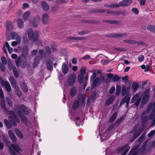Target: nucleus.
<instances>
[{"mask_svg": "<svg viewBox=\"0 0 155 155\" xmlns=\"http://www.w3.org/2000/svg\"><path fill=\"white\" fill-rule=\"evenodd\" d=\"M150 110H151V112L149 117L150 119H151L153 118L155 114V103H150L147 107L146 111L143 112L141 117L142 122L143 123L146 122L147 120L148 117L146 115L148 114Z\"/></svg>", "mask_w": 155, "mask_h": 155, "instance_id": "nucleus-1", "label": "nucleus"}, {"mask_svg": "<svg viewBox=\"0 0 155 155\" xmlns=\"http://www.w3.org/2000/svg\"><path fill=\"white\" fill-rule=\"evenodd\" d=\"M14 108L16 113L18 115L19 117L22 119L23 122L25 123H26L27 122V119L24 116V114H28V113L26 111L27 109L25 105L21 104L19 107L17 105H15Z\"/></svg>", "mask_w": 155, "mask_h": 155, "instance_id": "nucleus-2", "label": "nucleus"}, {"mask_svg": "<svg viewBox=\"0 0 155 155\" xmlns=\"http://www.w3.org/2000/svg\"><path fill=\"white\" fill-rule=\"evenodd\" d=\"M96 75V73L95 72H94L93 73L92 75L91 76V81H93V85L94 87L99 85L101 83L103 82L104 79V77H101L100 78H95Z\"/></svg>", "mask_w": 155, "mask_h": 155, "instance_id": "nucleus-3", "label": "nucleus"}, {"mask_svg": "<svg viewBox=\"0 0 155 155\" xmlns=\"http://www.w3.org/2000/svg\"><path fill=\"white\" fill-rule=\"evenodd\" d=\"M9 114L10 115V116L9 117V121L13 126H17L16 122L18 123H20V120L19 118L13 111H10Z\"/></svg>", "mask_w": 155, "mask_h": 155, "instance_id": "nucleus-4", "label": "nucleus"}, {"mask_svg": "<svg viewBox=\"0 0 155 155\" xmlns=\"http://www.w3.org/2000/svg\"><path fill=\"white\" fill-rule=\"evenodd\" d=\"M150 90L149 89H147L143 93V95L140 104V108H143L144 105L147 103L149 100Z\"/></svg>", "mask_w": 155, "mask_h": 155, "instance_id": "nucleus-5", "label": "nucleus"}, {"mask_svg": "<svg viewBox=\"0 0 155 155\" xmlns=\"http://www.w3.org/2000/svg\"><path fill=\"white\" fill-rule=\"evenodd\" d=\"M28 36L30 40L34 41H37L39 38V32L36 31L33 32V31L31 28L29 29L28 32Z\"/></svg>", "mask_w": 155, "mask_h": 155, "instance_id": "nucleus-6", "label": "nucleus"}, {"mask_svg": "<svg viewBox=\"0 0 155 155\" xmlns=\"http://www.w3.org/2000/svg\"><path fill=\"white\" fill-rule=\"evenodd\" d=\"M141 99V98L140 97V94L137 93L132 98L131 100V103H135L134 104L135 105L138 107L139 105Z\"/></svg>", "mask_w": 155, "mask_h": 155, "instance_id": "nucleus-7", "label": "nucleus"}, {"mask_svg": "<svg viewBox=\"0 0 155 155\" xmlns=\"http://www.w3.org/2000/svg\"><path fill=\"white\" fill-rule=\"evenodd\" d=\"M38 54L39 55L34 60V66H36L38 64L39 61L40 59H41L42 57H45V53L44 52L43 50H40L39 51Z\"/></svg>", "mask_w": 155, "mask_h": 155, "instance_id": "nucleus-8", "label": "nucleus"}, {"mask_svg": "<svg viewBox=\"0 0 155 155\" xmlns=\"http://www.w3.org/2000/svg\"><path fill=\"white\" fill-rule=\"evenodd\" d=\"M2 86H4L6 90L8 92H10L11 90V88L8 81H1Z\"/></svg>", "mask_w": 155, "mask_h": 155, "instance_id": "nucleus-9", "label": "nucleus"}, {"mask_svg": "<svg viewBox=\"0 0 155 155\" xmlns=\"http://www.w3.org/2000/svg\"><path fill=\"white\" fill-rule=\"evenodd\" d=\"M76 76L74 74H71L68 80L69 84L70 85L72 86L74 83Z\"/></svg>", "mask_w": 155, "mask_h": 155, "instance_id": "nucleus-10", "label": "nucleus"}, {"mask_svg": "<svg viewBox=\"0 0 155 155\" xmlns=\"http://www.w3.org/2000/svg\"><path fill=\"white\" fill-rule=\"evenodd\" d=\"M130 99V96L129 95L128 96L127 95V96L125 97L122 99L121 104H123L126 103V107H128L129 102Z\"/></svg>", "mask_w": 155, "mask_h": 155, "instance_id": "nucleus-11", "label": "nucleus"}, {"mask_svg": "<svg viewBox=\"0 0 155 155\" xmlns=\"http://www.w3.org/2000/svg\"><path fill=\"white\" fill-rule=\"evenodd\" d=\"M10 35L13 39L21 40V38L18 35L17 33L15 32H12L11 33Z\"/></svg>", "mask_w": 155, "mask_h": 155, "instance_id": "nucleus-12", "label": "nucleus"}, {"mask_svg": "<svg viewBox=\"0 0 155 155\" xmlns=\"http://www.w3.org/2000/svg\"><path fill=\"white\" fill-rule=\"evenodd\" d=\"M20 83L21 88L23 91L24 92H27L28 91V88L26 84L24 83L23 81H21L20 82Z\"/></svg>", "mask_w": 155, "mask_h": 155, "instance_id": "nucleus-13", "label": "nucleus"}, {"mask_svg": "<svg viewBox=\"0 0 155 155\" xmlns=\"http://www.w3.org/2000/svg\"><path fill=\"white\" fill-rule=\"evenodd\" d=\"M14 88L15 92L18 97H20L22 95L21 92L20 88L17 86L13 87Z\"/></svg>", "mask_w": 155, "mask_h": 155, "instance_id": "nucleus-14", "label": "nucleus"}, {"mask_svg": "<svg viewBox=\"0 0 155 155\" xmlns=\"http://www.w3.org/2000/svg\"><path fill=\"white\" fill-rule=\"evenodd\" d=\"M8 134L11 139L13 142L16 141V139L15 136L12 131L11 130H9L8 131Z\"/></svg>", "mask_w": 155, "mask_h": 155, "instance_id": "nucleus-15", "label": "nucleus"}, {"mask_svg": "<svg viewBox=\"0 0 155 155\" xmlns=\"http://www.w3.org/2000/svg\"><path fill=\"white\" fill-rule=\"evenodd\" d=\"M62 70L64 74H67L68 71V65L65 63L63 64L62 66Z\"/></svg>", "mask_w": 155, "mask_h": 155, "instance_id": "nucleus-16", "label": "nucleus"}, {"mask_svg": "<svg viewBox=\"0 0 155 155\" xmlns=\"http://www.w3.org/2000/svg\"><path fill=\"white\" fill-rule=\"evenodd\" d=\"M15 131L16 134L18 137L21 139H22L23 138V135L19 130L17 128H15Z\"/></svg>", "mask_w": 155, "mask_h": 155, "instance_id": "nucleus-17", "label": "nucleus"}, {"mask_svg": "<svg viewBox=\"0 0 155 155\" xmlns=\"http://www.w3.org/2000/svg\"><path fill=\"white\" fill-rule=\"evenodd\" d=\"M11 146L12 149L17 153H19L21 150L20 148L17 145L11 144Z\"/></svg>", "mask_w": 155, "mask_h": 155, "instance_id": "nucleus-18", "label": "nucleus"}, {"mask_svg": "<svg viewBox=\"0 0 155 155\" xmlns=\"http://www.w3.org/2000/svg\"><path fill=\"white\" fill-rule=\"evenodd\" d=\"M41 5L44 10L48 11L49 9V5L47 3L44 1H43L41 2Z\"/></svg>", "mask_w": 155, "mask_h": 155, "instance_id": "nucleus-19", "label": "nucleus"}, {"mask_svg": "<svg viewBox=\"0 0 155 155\" xmlns=\"http://www.w3.org/2000/svg\"><path fill=\"white\" fill-rule=\"evenodd\" d=\"M9 80L13 87L16 86V81L13 77L10 76Z\"/></svg>", "mask_w": 155, "mask_h": 155, "instance_id": "nucleus-20", "label": "nucleus"}, {"mask_svg": "<svg viewBox=\"0 0 155 155\" xmlns=\"http://www.w3.org/2000/svg\"><path fill=\"white\" fill-rule=\"evenodd\" d=\"M114 99V96H112L110 97L107 100L106 102V105H109L110 104L112 103Z\"/></svg>", "mask_w": 155, "mask_h": 155, "instance_id": "nucleus-21", "label": "nucleus"}, {"mask_svg": "<svg viewBox=\"0 0 155 155\" xmlns=\"http://www.w3.org/2000/svg\"><path fill=\"white\" fill-rule=\"evenodd\" d=\"M42 20L44 23H46L48 21V14H45L43 15Z\"/></svg>", "mask_w": 155, "mask_h": 155, "instance_id": "nucleus-22", "label": "nucleus"}, {"mask_svg": "<svg viewBox=\"0 0 155 155\" xmlns=\"http://www.w3.org/2000/svg\"><path fill=\"white\" fill-rule=\"evenodd\" d=\"M129 0H124L120 2V4L122 6H126L129 5L128 1Z\"/></svg>", "mask_w": 155, "mask_h": 155, "instance_id": "nucleus-23", "label": "nucleus"}, {"mask_svg": "<svg viewBox=\"0 0 155 155\" xmlns=\"http://www.w3.org/2000/svg\"><path fill=\"white\" fill-rule=\"evenodd\" d=\"M76 93V89L73 87L71 88L70 92V95L71 96L74 97L75 96Z\"/></svg>", "mask_w": 155, "mask_h": 155, "instance_id": "nucleus-24", "label": "nucleus"}, {"mask_svg": "<svg viewBox=\"0 0 155 155\" xmlns=\"http://www.w3.org/2000/svg\"><path fill=\"white\" fill-rule=\"evenodd\" d=\"M0 105L2 108L5 110V102L4 99H1Z\"/></svg>", "mask_w": 155, "mask_h": 155, "instance_id": "nucleus-25", "label": "nucleus"}, {"mask_svg": "<svg viewBox=\"0 0 155 155\" xmlns=\"http://www.w3.org/2000/svg\"><path fill=\"white\" fill-rule=\"evenodd\" d=\"M18 25L19 28H22L23 27L24 24L21 19H18L17 20Z\"/></svg>", "mask_w": 155, "mask_h": 155, "instance_id": "nucleus-26", "label": "nucleus"}, {"mask_svg": "<svg viewBox=\"0 0 155 155\" xmlns=\"http://www.w3.org/2000/svg\"><path fill=\"white\" fill-rule=\"evenodd\" d=\"M132 86L134 91H137L138 87V84L134 82L132 84Z\"/></svg>", "mask_w": 155, "mask_h": 155, "instance_id": "nucleus-27", "label": "nucleus"}, {"mask_svg": "<svg viewBox=\"0 0 155 155\" xmlns=\"http://www.w3.org/2000/svg\"><path fill=\"white\" fill-rule=\"evenodd\" d=\"M30 14V12L29 11L27 12L24 13L23 17L24 19H26L28 18Z\"/></svg>", "mask_w": 155, "mask_h": 155, "instance_id": "nucleus-28", "label": "nucleus"}, {"mask_svg": "<svg viewBox=\"0 0 155 155\" xmlns=\"http://www.w3.org/2000/svg\"><path fill=\"white\" fill-rule=\"evenodd\" d=\"M17 41H13L12 42L11 45L13 47H15L18 44H20L21 40H16Z\"/></svg>", "mask_w": 155, "mask_h": 155, "instance_id": "nucleus-29", "label": "nucleus"}, {"mask_svg": "<svg viewBox=\"0 0 155 155\" xmlns=\"http://www.w3.org/2000/svg\"><path fill=\"white\" fill-rule=\"evenodd\" d=\"M121 87L119 85H117L116 86V94L117 95H118L120 93Z\"/></svg>", "mask_w": 155, "mask_h": 155, "instance_id": "nucleus-30", "label": "nucleus"}, {"mask_svg": "<svg viewBox=\"0 0 155 155\" xmlns=\"http://www.w3.org/2000/svg\"><path fill=\"white\" fill-rule=\"evenodd\" d=\"M147 29L150 31L155 32V26L153 25H149L147 26Z\"/></svg>", "mask_w": 155, "mask_h": 155, "instance_id": "nucleus-31", "label": "nucleus"}, {"mask_svg": "<svg viewBox=\"0 0 155 155\" xmlns=\"http://www.w3.org/2000/svg\"><path fill=\"white\" fill-rule=\"evenodd\" d=\"M117 117V114L116 113H114L112 116H111L110 119V121L112 122H113L115 119Z\"/></svg>", "mask_w": 155, "mask_h": 155, "instance_id": "nucleus-32", "label": "nucleus"}, {"mask_svg": "<svg viewBox=\"0 0 155 155\" xmlns=\"http://www.w3.org/2000/svg\"><path fill=\"white\" fill-rule=\"evenodd\" d=\"M13 27V26L12 23H9L7 24L6 28L7 30H11Z\"/></svg>", "mask_w": 155, "mask_h": 155, "instance_id": "nucleus-33", "label": "nucleus"}, {"mask_svg": "<svg viewBox=\"0 0 155 155\" xmlns=\"http://www.w3.org/2000/svg\"><path fill=\"white\" fill-rule=\"evenodd\" d=\"M47 67L48 70H51L52 68V64L51 63H49V62H48L47 64Z\"/></svg>", "mask_w": 155, "mask_h": 155, "instance_id": "nucleus-34", "label": "nucleus"}, {"mask_svg": "<svg viewBox=\"0 0 155 155\" xmlns=\"http://www.w3.org/2000/svg\"><path fill=\"white\" fill-rule=\"evenodd\" d=\"M39 23V21L38 19H35L34 22L32 23V26L35 27H37Z\"/></svg>", "mask_w": 155, "mask_h": 155, "instance_id": "nucleus-35", "label": "nucleus"}, {"mask_svg": "<svg viewBox=\"0 0 155 155\" xmlns=\"http://www.w3.org/2000/svg\"><path fill=\"white\" fill-rule=\"evenodd\" d=\"M84 77L83 75H79L78 77V81L80 83H82L83 81Z\"/></svg>", "mask_w": 155, "mask_h": 155, "instance_id": "nucleus-36", "label": "nucleus"}, {"mask_svg": "<svg viewBox=\"0 0 155 155\" xmlns=\"http://www.w3.org/2000/svg\"><path fill=\"white\" fill-rule=\"evenodd\" d=\"M6 100L8 104L11 107L13 105V103L11 99L9 98H6Z\"/></svg>", "mask_w": 155, "mask_h": 155, "instance_id": "nucleus-37", "label": "nucleus"}, {"mask_svg": "<svg viewBox=\"0 0 155 155\" xmlns=\"http://www.w3.org/2000/svg\"><path fill=\"white\" fill-rule=\"evenodd\" d=\"M28 51V47L27 46H24L23 48V52L24 54H27Z\"/></svg>", "mask_w": 155, "mask_h": 155, "instance_id": "nucleus-38", "label": "nucleus"}, {"mask_svg": "<svg viewBox=\"0 0 155 155\" xmlns=\"http://www.w3.org/2000/svg\"><path fill=\"white\" fill-rule=\"evenodd\" d=\"M144 59V57L143 55H141L139 56L138 58V61L140 62H141L143 61Z\"/></svg>", "mask_w": 155, "mask_h": 155, "instance_id": "nucleus-39", "label": "nucleus"}, {"mask_svg": "<svg viewBox=\"0 0 155 155\" xmlns=\"http://www.w3.org/2000/svg\"><path fill=\"white\" fill-rule=\"evenodd\" d=\"M80 72L81 74V75H83L86 72V69L84 67H82L81 68L80 70Z\"/></svg>", "mask_w": 155, "mask_h": 155, "instance_id": "nucleus-40", "label": "nucleus"}, {"mask_svg": "<svg viewBox=\"0 0 155 155\" xmlns=\"http://www.w3.org/2000/svg\"><path fill=\"white\" fill-rule=\"evenodd\" d=\"M106 135V133H105L104 134V135H102L101 136V140H105L108 138L109 137V136H106V137H105V136Z\"/></svg>", "mask_w": 155, "mask_h": 155, "instance_id": "nucleus-41", "label": "nucleus"}, {"mask_svg": "<svg viewBox=\"0 0 155 155\" xmlns=\"http://www.w3.org/2000/svg\"><path fill=\"white\" fill-rule=\"evenodd\" d=\"M1 60L2 63L6 65L7 64V61L5 57H2L1 58Z\"/></svg>", "mask_w": 155, "mask_h": 155, "instance_id": "nucleus-42", "label": "nucleus"}, {"mask_svg": "<svg viewBox=\"0 0 155 155\" xmlns=\"http://www.w3.org/2000/svg\"><path fill=\"white\" fill-rule=\"evenodd\" d=\"M0 68L1 69L3 72H5V68L4 64L2 63H0Z\"/></svg>", "mask_w": 155, "mask_h": 155, "instance_id": "nucleus-43", "label": "nucleus"}, {"mask_svg": "<svg viewBox=\"0 0 155 155\" xmlns=\"http://www.w3.org/2000/svg\"><path fill=\"white\" fill-rule=\"evenodd\" d=\"M119 79V78L117 76H113L112 80L114 82H116L118 81Z\"/></svg>", "mask_w": 155, "mask_h": 155, "instance_id": "nucleus-44", "label": "nucleus"}, {"mask_svg": "<svg viewBox=\"0 0 155 155\" xmlns=\"http://www.w3.org/2000/svg\"><path fill=\"white\" fill-rule=\"evenodd\" d=\"M126 148L127 152L130 149V147L128 146V145H126L123 146L122 147V150H125Z\"/></svg>", "mask_w": 155, "mask_h": 155, "instance_id": "nucleus-45", "label": "nucleus"}, {"mask_svg": "<svg viewBox=\"0 0 155 155\" xmlns=\"http://www.w3.org/2000/svg\"><path fill=\"white\" fill-rule=\"evenodd\" d=\"M14 74L16 78H17L18 76V74L17 71L15 70V68H14L13 70Z\"/></svg>", "mask_w": 155, "mask_h": 155, "instance_id": "nucleus-46", "label": "nucleus"}, {"mask_svg": "<svg viewBox=\"0 0 155 155\" xmlns=\"http://www.w3.org/2000/svg\"><path fill=\"white\" fill-rule=\"evenodd\" d=\"M4 95L2 89H0V97L1 99H4Z\"/></svg>", "mask_w": 155, "mask_h": 155, "instance_id": "nucleus-47", "label": "nucleus"}, {"mask_svg": "<svg viewBox=\"0 0 155 155\" xmlns=\"http://www.w3.org/2000/svg\"><path fill=\"white\" fill-rule=\"evenodd\" d=\"M78 101H77L74 104L72 107L73 109H75L78 107Z\"/></svg>", "mask_w": 155, "mask_h": 155, "instance_id": "nucleus-48", "label": "nucleus"}, {"mask_svg": "<svg viewBox=\"0 0 155 155\" xmlns=\"http://www.w3.org/2000/svg\"><path fill=\"white\" fill-rule=\"evenodd\" d=\"M155 133V129L154 130H151L150 133L148 134V136L149 137H150L153 135Z\"/></svg>", "mask_w": 155, "mask_h": 155, "instance_id": "nucleus-49", "label": "nucleus"}, {"mask_svg": "<svg viewBox=\"0 0 155 155\" xmlns=\"http://www.w3.org/2000/svg\"><path fill=\"white\" fill-rule=\"evenodd\" d=\"M132 11L135 14H137L139 13L138 10L136 8H133L132 9Z\"/></svg>", "mask_w": 155, "mask_h": 155, "instance_id": "nucleus-50", "label": "nucleus"}, {"mask_svg": "<svg viewBox=\"0 0 155 155\" xmlns=\"http://www.w3.org/2000/svg\"><path fill=\"white\" fill-rule=\"evenodd\" d=\"M115 87H112L110 89V94H113L114 92L115 91Z\"/></svg>", "mask_w": 155, "mask_h": 155, "instance_id": "nucleus-51", "label": "nucleus"}, {"mask_svg": "<svg viewBox=\"0 0 155 155\" xmlns=\"http://www.w3.org/2000/svg\"><path fill=\"white\" fill-rule=\"evenodd\" d=\"M139 2V3L140 5H144L146 0H138Z\"/></svg>", "mask_w": 155, "mask_h": 155, "instance_id": "nucleus-52", "label": "nucleus"}, {"mask_svg": "<svg viewBox=\"0 0 155 155\" xmlns=\"http://www.w3.org/2000/svg\"><path fill=\"white\" fill-rule=\"evenodd\" d=\"M37 52V50H34L32 51L31 52V54L32 56H35Z\"/></svg>", "mask_w": 155, "mask_h": 155, "instance_id": "nucleus-53", "label": "nucleus"}, {"mask_svg": "<svg viewBox=\"0 0 155 155\" xmlns=\"http://www.w3.org/2000/svg\"><path fill=\"white\" fill-rule=\"evenodd\" d=\"M126 93V91L125 90V88L122 87V94L123 96H124Z\"/></svg>", "mask_w": 155, "mask_h": 155, "instance_id": "nucleus-54", "label": "nucleus"}, {"mask_svg": "<svg viewBox=\"0 0 155 155\" xmlns=\"http://www.w3.org/2000/svg\"><path fill=\"white\" fill-rule=\"evenodd\" d=\"M46 52L47 54H50L51 53V50L50 48L48 47H47L45 48Z\"/></svg>", "mask_w": 155, "mask_h": 155, "instance_id": "nucleus-55", "label": "nucleus"}, {"mask_svg": "<svg viewBox=\"0 0 155 155\" xmlns=\"http://www.w3.org/2000/svg\"><path fill=\"white\" fill-rule=\"evenodd\" d=\"M9 149L10 150V152L11 155H17L16 153L14 151H13L12 150H10L11 148L10 147L9 148Z\"/></svg>", "mask_w": 155, "mask_h": 155, "instance_id": "nucleus-56", "label": "nucleus"}, {"mask_svg": "<svg viewBox=\"0 0 155 155\" xmlns=\"http://www.w3.org/2000/svg\"><path fill=\"white\" fill-rule=\"evenodd\" d=\"M102 63L104 64L105 65L108 63V62L107 61L105 60H103L101 61Z\"/></svg>", "mask_w": 155, "mask_h": 155, "instance_id": "nucleus-57", "label": "nucleus"}, {"mask_svg": "<svg viewBox=\"0 0 155 155\" xmlns=\"http://www.w3.org/2000/svg\"><path fill=\"white\" fill-rule=\"evenodd\" d=\"M15 63L17 67H18L20 65V60L19 59H17L15 61Z\"/></svg>", "mask_w": 155, "mask_h": 155, "instance_id": "nucleus-58", "label": "nucleus"}, {"mask_svg": "<svg viewBox=\"0 0 155 155\" xmlns=\"http://www.w3.org/2000/svg\"><path fill=\"white\" fill-rule=\"evenodd\" d=\"M69 39L70 40H76V39H78V40H81V39L80 38H75V37H70L69 38Z\"/></svg>", "mask_w": 155, "mask_h": 155, "instance_id": "nucleus-59", "label": "nucleus"}, {"mask_svg": "<svg viewBox=\"0 0 155 155\" xmlns=\"http://www.w3.org/2000/svg\"><path fill=\"white\" fill-rule=\"evenodd\" d=\"M7 49L9 53L11 54L13 50L12 48V47H10L8 48H7Z\"/></svg>", "mask_w": 155, "mask_h": 155, "instance_id": "nucleus-60", "label": "nucleus"}, {"mask_svg": "<svg viewBox=\"0 0 155 155\" xmlns=\"http://www.w3.org/2000/svg\"><path fill=\"white\" fill-rule=\"evenodd\" d=\"M17 57V55L16 54H13L12 55V58L13 59H15Z\"/></svg>", "mask_w": 155, "mask_h": 155, "instance_id": "nucleus-61", "label": "nucleus"}, {"mask_svg": "<svg viewBox=\"0 0 155 155\" xmlns=\"http://www.w3.org/2000/svg\"><path fill=\"white\" fill-rule=\"evenodd\" d=\"M29 5H28L26 3H24L23 5V7L24 8H27L28 7Z\"/></svg>", "mask_w": 155, "mask_h": 155, "instance_id": "nucleus-62", "label": "nucleus"}, {"mask_svg": "<svg viewBox=\"0 0 155 155\" xmlns=\"http://www.w3.org/2000/svg\"><path fill=\"white\" fill-rule=\"evenodd\" d=\"M79 119H78V118L76 119V124L77 126H79L80 123V121L79 120Z\"/></svg>", "mask_w": 155, "mask_h": 155, "instance_id": "nucleus-63", "label": "nucleus"}, {"mask_svg": "<svg viewBox=\"0 0 155 155\" xmlns=\"http://www.w3.org/2000/svg\"><path fill=\"white\" fill-rule=\"evenodd\" d=\"M90 58V57L88 55H86L83 57V59L86 60Z\"/></svg>", "mask_w": 155, "mask_h": 155, "instance_id": "nucleus-64", "label": "nucleus"}]
</instances>
